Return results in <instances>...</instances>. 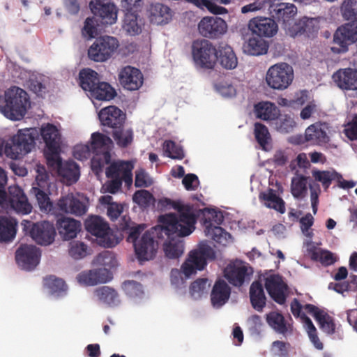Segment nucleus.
<instances>
[{"mask_svg":"<svg viewBox=\"0 0 357 357\" xmlns=\"http://www.w3.org/2000/svg\"><path fill=\"white\" fill-rule=\"evenodd\" d=\"M166 206L176 210L178 215L168 213L159 216L160 231L164 233L168 241L164 243L165 256L169 259H177L183 252V243L180 238L187 236L195 230L196 216L193 207L190 204H183L180 202L165 199Z\"/></svg>","mask_w":357,"mask_h":357,"instance_id":"1","label":"nucleus"},{"mask_svg":"<svg viewBox=\"0 0 357 357\" xmlns=\"http://www.w3.org/2000/svg\"><path fill=\"white\" fill-rule=\"evenodd\" d=\"M29 106L27 93L17 86L8 89L3 97L0 96V112L10 120L22 119Z\"/></svg>","mask_w":357,"mask_h":357,"instance_id":"2","label":"nucleus"},{"mask_svg":"<svg viewBox=\"0 0 357 357\" xmlns=\"http://www.w3.org/2000/svg\"><path fill=\"white\" fill-rule=\"evenodd\" d=\"M133 165L129 161H120L112 163L105 171L107 181L102 189L105 192L116 194L121 189L122 182L127 186L132 183Z\"/></svg>","mask_w":357,"mask_h":357,"instance_id":"3","label":"nucleus"},{"mask_svg":"<svg viewBox=\"0 0 357 357\" xmlns=\"http://www.w3.org/2000/svg\"><path fill=\"white\" fill-rule=\"evenodd\" d=\"M96 261L105 267L80 273L77 278L79 283L93 286L99 283H106L112 278V273L106 266H115L116 259L114 254L109 251L102 252L96 257Z\"/></svg>","mask_w":357,"mask_h":357,"instance_id":"4","label":"nucleus"},{"mask_svg":"<svg viewBox=\"0 0 357 357\" xmlns=\"http://www.w3.org/2000/svg\"><path fill=\"white\" fill-rule=\"evenodd\" d=\"M216 258L215 250L207 243L202 242L197 248L190 252L188 257L182 264L181 270L186 278H189L202 271L207 265L208 261H213Z\"/></svg>","mask_w":357,"mask_h":357,"instance_id":"5","label":"nucleus"},{"mask_svg":"<svg viewBox=\"0 0 357 357\" xmlns=\"http://www.w3.org/2000/svg\"><path fill=\"white\" fill-rule=\"evenodd\" d=\"M35 146V137L31 129L20 130L7 142L4 153L11 159L16 160L29 153Z\"/></svg>","mask_w":357,"mask_h":357,"instance_id":"6","label":"nucleus"},{"mask_svg":"<svg viewBox=\"0 0 357 357\" xmlns=\"http://www.w3.org/2000/svg\"><path fill=\"white\" fill-rule=\"evenodd\" d=\"M22 231L26 235H29L38 244L47 245L51 244L56 234L53 224L43 221L33 222L30 220H23L21 222Z\"/></svg>","mask_w":357,"mask_h":357,"instance_id":"7","label":"nucleus"},{"mask_svg":"<svg viewBox=\"0 0 357 357\" xmlns=\"http://www.w3.org/2000/svg\"><path fill=\"white\" fill-rule=\"evenodd\" d=\"M119 47L118 39L114 36H102L97 38L88 50L89 58L96 62L110 59Z\"/></svg>","mask_w":357,"mask_h":357,"instance_id":"8","label":"nucleus"},{"mask_svg":"<svg viewBox=\"0 0 357 357\" xmlns=\"http://www.w3.org/2000/svg\"><path fill=\"white\" fill-rule=\"evenodd\" d=\"M340 26L333 34V42L335 46L331 47L335 54L345 53L349 46L357 42V18Z\"/></svg>","mask_w":357,"mask_h":357,"instance_id":"9","label":"nucleus"},{"mask_svg":"<svg viewBox=\"0 0 357 357\" xmlns=\"http://www.w3.org/2000/svg\"><path fill=\"white\" fill-rule=\"evenodd\" d=\"M192 55L195 64L206 69H213L218 59L215 47L206 39L196 40L192 43Z\"/></svg>","mask_w":357,"mask_h":357,"instance_id":"10","label":"nucleus"},{"mask_svg":"<svg viewBox=\"0 0 357 357\" xmlns=\"http://www.w3.org/2000/svg\"><path fill=\"white\" fill-rule=\"evenodd\" d=\"M293 79V68L286 63H280L271 66L266 75L268 86L277 90L286 89Z\"/></svg>","mask_w":357,"mask_h":357,"instance_id":"11","label":"nucleus"},{"mask_svg":"<svg viewBox=\"0 0 357 357\" xmlns=\"http://www.w3.org/2000/svg\"><path fill=\"white\" fill-rule=\"evenodd\" d=\"M85 229L91 235L100 239V244L105 248H112L119 243L110 231L109 225L98 215L91 216L85 221Z\"/></svg>","mask_w":357,"mask_h":357,"instance_id":"12","label":"nucleus"},{"mask_svg":"<svg viewBox=\"0 0 357 357\" xmlns=\"http://www.w3.org/2000/svg\"><path fill=\"white\" fill-rule=\"evenodd\" d=\"M272 17L281 23L282 28L289 32V28L295 22L294 16L297 8L293 3H280L271 4L269 8Z\"/></svg>","mask_w":357,"mask_h":357,"instance_id":"13","label":"nucleus"},{"mask_svg":"<svg viewBox=\"0 0 357 357\" xmlns=\"http://www.w3.org/2000/svg\"><path fill=\"white\" fill-rule=\"evenodd\" d=\"M252 273V268L246 266L243 261L231 263L224 271L226 279L236 287H241L246 280H250Z\"/></svg>","mask_w":357,"mask_h":357,"instance_id":"14","label":"nucleus"},{"mask_svg":"<svg viewBox=\"0 0 357 357\" xmlns=\"http://www.w3.org/2000/svg\"><path fill=\"white\" fill-rule=\"evenodd\" d=\"M158 247V244L154 239L153 233L146 231L137 243H135L134 249L139 261H149L155 257Z\"/></svg>","mask_w":357,"mask_h":357,"instance_id":"15","label":"nucleus"},{"mask_svg":"<svg viewBox=\"0 0 357 357\" xmlns=\"http://www.w3.org/2000/svg\"><path fill=\"white\" fill-rule=\"evenodd\" d=\"M5 205L22 214H28L32 210V206L29 202L23 190L17 185H12L8 188V194Z\"/></svg>","mask_w":357,"mask_h":357,"instance_id":"16","label":"nucleus"},{"mask_svg":"<svg viewBox=\"0 0 357 357\" xmlns=\"http://www.w3.org/2000/svg\"><path fill=\"white\" fill-rule=\"evenodd\" d=\"M40 252L34 245H22L17 250L15 259L23 269L31 271L36 268L39 263Z\"/></svg>","mask_w":357,"mask_h":357,"instance_id":"17","label":"nucleus"},{"mask_svg":"<svg viewBox=\"0 0 357 357\" xmlns=\"http://www.w3.org/2000/svg\"><path fill=\"white\" fill-rule=\"evenodd\" d=\"M227 29L225 20L218 17H205L198 24L202 36L209 38H217L224 34Z\"/></svg>","mask_w":357,"mask_h":357,"instance_id":"18","label":"nucleus"},{"mask_svg":"<svg viewBox=\"0 0 357 357\" xmlns=\"http://www.w3.org/2000/svg\"><path fill=\"white\" fill-rule=\"evenodd\" d=\"M98 117L103 126L114 130L123 127L126 114L116 106L110 105L101 109L98 113Z\"/></svg>","mask_w":357,"mask_h":357,"instance_id":"19","label":"nucleus"},{"mask_svg":"<svg viewBox=\"0 0 357 357\" xmlns=\"http://www.w3.org/2000/svg\"><path fill=\"white\" fill-rule=\"evenodd\" d=\"M57 206L60 211L75 216H82L88 210L87 202L81 200L73 193L61 197L57 202Z\"/></svg>","mask_w":357,"mask_h":357,"instance_id":"20","label":"nucleus"},{"mask_svg":"<svg viewBox=\"0 0 357 357\" xmlns=\"http://www.w3.org/2000/svg\"><path fill=\"white\" fill-rule=\"evenodd\" d=\"M119 81L127 90H138L143 84L144 77L142 72L137 68L126 66L119 73Z\"/></svg>","mask_w":357,"mask_h":357,"instance_id":"21","label":"nucleus"},{"mask_svg":"<svg viewBox=\"0 0 357 357\" xmlns=\"http://www.w3.org/2000/svg\"><path fill=\"white\" fill-rule=\"evenodd\" d=\"M248 27L252 33L261 38L273 37L278 30L277 23L273 19L269 17H254L249 21Z\"/></svg>","mask_w":357,"mask_h":357,"instance_id":"22","label":"nucleus"},{"mask_svg":"<svg viewBox=\"0 0 357 357\" xmlns=\"http://www.w3.org/2000/svg\"><path fill=\"white\" fill-rule=\"evenodd\" d=\"M91 12L101 18L104 24H113L117 20V8L114 3H102L100 0H92L89 3Z\"/></svg>","mask_w":357,"mask_h":357,"instance_id":"23","label":"nucleus"},{"mask_svg":"<svg viewBox=\"0 0 357 357\" xmlns=\"http://www.w3.org/2000/svg\"><path fill=\"white\" fill-rule=\"evenodd\" d=\"M265 288L271 298L278 304H283L286 301L284 294L287 284L278 275H271L266 278Z\"/></svg>","mask_w":357,"mask_h":357,"instance_id":"24","label":"nucleus"},{"mask_svg":"<svg viewBox=\"0 0 357 357\" xmlns=\"http://www.w3.org/2000/svg\"><path fill=\"white\" fill-rule=\"evenodd\" d=\"M319 28L318 18L303 17L295 22L291 28H289V35L293 37L301 35H305L308 38L313 37L318 33Z\"/></svg>","mask_w":357,"mask_h":357,"instance_id":"25","label":"nucleus"},{"mask_svg":"<svg viewBox=\"0 0 357 357\" xmlns=\"http://www.w3.org/2000/svg\"><path fill=\"white\" fill-rule=\"evenodd\" d=\"M328 126L326 123L317 122L308 126L305 132L306 142L312 145L322 146L330 141L327 134Z\"/></svg>","mask_w":357,"mask_h":357,"instance_id":"26","label":"nucleus"},{"mask_svg":"<svg viewBox=\"0 0 357 357\" xmlns=\"http://www.w3.org/2000/svg\"><path fill=\"white\" fill-rule=\"evenodd\" d=\"M336 85L342 90H357V70L351 68H341L333 75Z\"/></svg>","mask_w":357,"mask_h":357,"instance_id":"27","label":"nucleus"},{"mask_svg":"<svg viewBox=\"0 0 357 357\" xmlns=\"http://www.w3.org/2000/svg\"><path fill=\"white\" fill-rule=\"evenodd\" d=\"M57 229L61 238L64 241H69L75 238L80 231L81 223L70 218H63L58 220Z\"/></svg>","mask_w":357,"mask_h":357,"instance_id":"28","label":"nucleus"},{"mask_svg":"<svg viewBox=\"0 0 357 357\" xmlns=\"http://www.w3.org/2000/svg\"><path fill=\"white\" fill-rule=\"evenodd\" d=\"M113 146V141L109 137L98 132L91 135V148L93 154H111L110 152Z\"/></svg>","mask_w":357,"mask_h":357,"instance_id":"29","label":"nucleus"},{"mask_svg":"<svg viewBox=\"0 0 357 357\" xmlns=\"http://www.w3.org/2000/svg\"><path fill=\"white\" fill-rule=\"evenodd\" d=\"M149 11L150 20L154 24H167L172 17V11L169 7L161 3H151Z\"/></svg>","mask_w":357,"mask_h":357,"instance_id":"30","label":"nucleus"},{"mask_svg":"<svg viewBox=\"0 0 357 357\" xmlns=\"http://www.w3.org/2000/svg\"><path fill=\"white\" fill-rule=\"evenodd\" d=\"M279 109L271 102H259L254 106L256 118L272 123L279 114Z\"/></svg>","mask_w":357,"mask_h":357,"instance_id":"31","label":"nucleus"},{"mask_svg":"<svg viewBox=\"0 0 357 357\" xmlns=\"http://www.w3.org/2000/svg\"><path fill=\"white\" fill-rule=\"evenodd\" d=\"M230 293V287L225 280H217L211 294V300L213 305L217 307L223 305L228 301Z\"/></svg>","mask_w":357,"mask_h":357,"instance_id":"32","label":"nucleus"},{"mask_svg":"<svg viewBox=\"0 0 357 357\" xmlns=\"http://www.w3.org/2000/svg\"><path fill=\"white\" fill-rule=\"evenodd\" d=\"M17 222L12 218L0 215V242L12 241L17 233Z\"/></svg>","mask_w":357,"mask_h":357,"instance_id":"33","label":"nucleus"},{"mask_svg":"<svg viewBox=\"0 0 357 357\" xmlns=\"http://www.w3.org/2000/svg\"><path fill=\"white\" fill-rule=\"evenodd\" d=\"M268 43L260 36L250 38L243 43V50L249 55L259 56L267 53Z\"/></svg>","mask_w":357,"mask_h":357,"instance_id":"34","label":"nucleus"},{"mask_svg":"<svg viewBox=\"0 0 357 357\" xmlns=\"http://www.w3.org/2000/svg\"><path fill=\"white\" fill-rule=\"evenodd\" d=\"M250 299L252 306L258 312H262L266 305V296L263 286L259 281H255L250 287Z\"/></svg>","mask_w":357,"mask_h":357,"instance_id":"35","label":"nucleus"},{"mask_svg":"<svg viewBox=\"0 0 357 357\" xmlns=\"http://www.w3.org/2000/svg\"><path fill=\"white\" fill-rule=\"evenodd\" d=\"M57 172L68 185L76 183L79 178V168L74 161L64 162Z\"/></svg>","mask_w":357,"mask_h":357,"instance_id":"36","label":"nucleus"},{"mask_svg":"<svg viewBox=\"0 0 357 357\" xmlns=\"http://www.w3.org/2000/svg\"><path fill=\"white\" fill-rule=\"evenodd\" d=\"M273 123L274 124L275 129L282 134L294 132L297 126V123L292 114H280L279 112Z\"/></svg>","mask_w":357,"mask_h":357,"instance_id":"37","label":"nucleus"},{"mask_svg":"<svg viewBox=\"0 0 357 357\" xmlns=\"http://www.w3.org/2000/svg\"><path fill=\"white\" fill-rule=\"evenodd\" d=\"M266 320L268 326L279 334H286L291 328V325L286 321L284 317L276 311L266 314Z\"/></svg>","mask_w":357,"mask_h":357,"instance_id":"38","label":"nucleus"},{"mask_svg":"<svg viewBox=\"0 0 357 357\" xmlns=\"http://www.w3.org/2000/svg\"><path fill=\"white\" fill-rule=\"evenodd\" d=\"M144 26L143 20L134 13L128 12L125 14L123 29L130 36L139 34Z\"/></svg>","mask_w":357,"mask_h":357,"instance_id":"39","label":"nucleus"},{"mask_svg":"<svg viewBox=\"0 0 357 357\" xmlns=\"http://www.w3.org/2000/svg\"><path fill=\"white\" fill-rule=\"evenodd\" d=\"M94 294L100 302L109 307L117 305L120 303L117 291L108 286H102L96 289Z\"/></svg>","mask_w":357,"mask_h":357,"instance_id":"40","label":"nucleus"},{"mask_svg":"<svg viewBox=\"0 0 357 357\" xmlns=\"http://www.w3.org/2000/svg\"><path fill=\"white\" fill-rule=\"evenodd\" d=\"M41 136L44 140L46 149H53L60 146V134L55 126L47 123L41 128Z\"/></svg>","mask_w":357,"mask_h":357,"instance_id":"41","label":"nucleus"},{"mask_svg":"<svg viewBox=\"0 0 357 357\" xmlns=\"http://www.w3.org/2000/svg\"><path fill=\"white\" fill-rule=\"evenodd\" d=\"M80 86L86 91H91L100 82L99 75L95 70L85 68L79 73Z\"/></svg>","mask_w":357,"mask_h":357,"instance_id":"42","label":"nucleus"},{"mask_svg":"<svg viewBox=\"0 0 357 357\" xmlns=\"http://www.w3.org/2000/svg\"><path fill=\"white\" fill-rule=\"evenodd\" d=\"M308 177L301 174H296L291 181V193L298 200L303 199L307 193Z\"/></svg>","mask_w":357,"mask_h":357,"instance_id":"43","label":"nucleus"},{"mask_svg":"<svg viewBox=\"0 0 357 357\" xmlns=\"http://www.w3.org/2000/svg\"><path fill=\"white\" fill-rule=\"evenodd\" d=\"M90 95L96 100L109 101L116 96V92L109 83L100 81Z\"/></svg>","mask_w":357,"mask_h":357,"instance_id":"44","label":"nucleus"},{"mask_svg":"<svg viewBox=\"0 0 357 357\" xmlns=\"http://www.w3.org/2000/svg\"><path fill=\"white\" fill-rule=\"evenodd\" d=\"M206 236L211 238L218 244L225 246L231 238L229 233L227 232L220 226L209 223L205 228Z\"/></svg>","mask_w":357,"mask_h":357,"instance_id":"45","label":"nucleus"},{"mask_svg":"<svg viewBox=\"0 0 357 357\" xmlns=\"http://www.w3.org/2000/svg\"><path fill=\"white\" fill-rule=\"evenodd\" d=\"M259 197L265 201V205L268 208H273L280 213L285 212V203L274 190L268 189L267 192L261 194Z\"/></svg>","mask_w":357,"mask_h":357,"instance_id":"46","label":"nucleus"},{"mask_svg":"<svg viewBox=\"0 0 357 357\" xmlns=\"http://www.w3.org/2000/svg\"><path fill=\"white\" fill-rule=\"evenodd\" d=\"M112 137L116 144V145L121 148H127L133 142L134 139V132L131 128H116L112 132Z\"/></svg>","mask_w":357,"mask_h":357,"instance_id":"47","label":"nucleus"},{"mask_svg":"<svg viewBox=\"0 0 357 357\" xmlns=\"http://www.w3.org/2000/svg\"><path fill=\"white\" fill-rule=\"evenodd\" d=\"M219 52V61L223 68L234 69L237 66V57L230 46L225 45L222 47Z\"/></svg>","mask_w":357,"mask_h":357,"instance_id":"48","label":"nucleus"},{"mask_svg":"<svg viewBox=\"0 0 357 357\" xmlns=\"http://www.w3.org/2000/svg\"><path fill=\"white\" fill-rule=\"evenodd\" d=\"M112 197L110 195H104L100 197L99 201L101 204L107 205V214L112 221L117 220L123 212V206L116 202H112Z\"/></svg>","mask_w":357,"mask_h":357,"instance_id":"49","label":"nucleus"},{"mask_svg":"<svg viewBox=\"0 0 357 357\" xmlns=\"http://www.w3.org/2000/svg\"><path fill=\"white\" fill-rule=\"evenodd\" d=\"M312 174L315 181L321 183L325 190L329 188L333 181L341 178V174L335 171L313 170Z\"/></svg>","mask_w":357,"mask_h":357,"instance_id":"50","label":"nucleus"},{"mask_svg":"<svg viewBox=\"0 0 357 357\" xmlns=\"http://www.w3.org/2000/svg\"><path fill=\"white\" fill-rule=\"evenodd\" d=\"M254 135L256 141L263 149L271 140V136L268 128L261 123L256 122L254 124Z\"/></svg>","mask_w":357,"mask_h":357,"instance_id":"51","label":"nucleus"},{"mask_svg":"<svg viewBox=\"0 0 357 357\" xmlns=\"http://www.w3.org/2000/svg\"><path fill=\"white\" fill-rule=\"evenodd\" d=\"M32 190L36 195L40 210L45 212H51L53 208V204L48 195L41 190L40 187H33Z\"/></svg>","mask_w":357,"mask_h":357,"instance_id":"52","label":"nucleus"},{"mask_svg":"<svg viewBox=\"0 0 357 357\" xmlns=\"http://www.w3.org/2000/svg\"><path fill=\"white\" fill-rule=\"evenodd\" d=\"M163 149L166 155L172 159L181 160L185 156L182 147L172 140L165 141Z\"/></svg>","mask_w":357,"mask_h":357,"instance_id":"53","label":"nucleus"},{"mask_svg":"<svg viewBox=\"0 0 357 357\" xmlns=\"http://www.w3.org/2000/svg\"><path fill=\"white\" fill-rule=\"evenodd\" d=\"M210 286L206 278H199L194 281L190 286V294L195 299H198L206 292Z\"/></svg>","mask_w":357,"mask_h":357,"instance_id":"54","label":"nucleus"},{"mask_svg":"<svg viewBox=\"0 0 357 357\" xmlns=\"http://www.w3.org/2000/svg\"><path fill=\"white\" fill-rule=\"evenodd\" d=\"M340 11L345 20H350L357 17V0H344Z\"/></svg>","mask_w":357,"mask_h":357,"instance_id":"55","label":"nucleus"},{"mask_svg":"<svg viewBox=\"0 0 357 357\" xmlns=\"http://www.w3.org/2000/svg\"><path fill=\"white\" fill-rule=\"evenodd\" d=\"M59 151L60 146L55 147L54 149L52 148L46 149L45 151V156L47 160V165L53 169H56L57 170L63 163L59 156Z\"/></svg>","mask_w":357,"mask_h":357,"instance_id":"56","label":"nucleus"},{"mask_svg":"<svg viewBox=\"0 0 357 357\" xmlns=\"http://www.w3.org/2000/svg\"><path fill=\"white\" fill-rule=\"evenodd\" d=\"M111 154L106 155L94 154L91 159V169L96 174L102 172L105 165L110 163Z\"/></svg>","mask_w":357,"mask_h":357,"instance_id":"57","label":"nucleus"},{"mask_svg":"<svg viewBox=\"0 0 357 357\" xmlns=\"http://www.w3.org/2000/svg\"><path fill=\"white\" fill-rule=\"evenodd\" d=\"M68 252L75 259H82L87 255V246L82 241H73L69 243Z\"/></svg>","mask_w":357,"mask_h":357,"instance_id":"58","label":"nucleus"},{"mask_svg":"<svg viewBox=\"0 0 357 357\" xmlns=\"http://www.w3.org/2000/svg\"><path fill=\"white\" fill-rule=\"evenodd\" d=\"M98 21L94 17H87L82 29L83 37L88 40L95 38L98 35Z\"/></svg>","mask_w":357,"mask_h":357,"instance_id":"59","label":"nucleus"},{"mask_svg":"<svg viewBox=\"0 0 357 357\" xmlns=\"http://www.w3.org/2000/svg\"><path fill=\"white\" fill-rule=\"evenodd\" d=\"M44 284L52 293H60L66 289L64 280L53 275L46 277L44 279Z\"/></svg>","mask_w":357,"mask_h":357,"instance_id":"60","label":"nucleus"},{"mask_svg":"<svg viewBox=\"0 0 357 357\" xmlns=\"http://www.w3.org/2000/svg\"><path fill=\"white\" fill-rule=\"evenodd\" d=\"M321 329L327 334H333L335 331V324L333 318L326 312L317 320Z\"/></svg>","mask_w":357,"mask_h":357,"instance_id":"61","label":"nucleus"},{"mask_svg":"<svg viewBox=\"0 0 357 357\" xmlns=\"http://www.w3.org/2000/svg\"><path fill=\"white\" fill-rule=\"evenodd\" d=\"M132 199L137 204L142 206H147L153 199V196L148 190H141L135 192Z\"/></svg>","mask_w":357,"mask_h":357,"instance_id":"62","label":"nucleus"},{"mask_svg":"<svg viewBox=\"0 0 357 357\" xmlns=\"http://www.w3.org/2000/svg\"><path fill=\"white\" fill-rule=\"evenodd\" d=\"M290 344L280 340L274 341L272 343V351L278 357H289V350Z\"/></svg>","mask_w":357,"mask_h":357,"instance_id":"63","label":"nucleus"},{"mask_svg":"<svg viewBox=\"0 0 357 357\" xmlns=\"http://www.w3.org/2000/svg\"><path fill=\"white\" fill-rule=\"evenodd\" d=\"M344 133L350 140H357V114L345 126Z\"/></svg>","mask_w":357,"mask_h":357,"instance_id":"64","label":"nucleus"}]
</instances>
